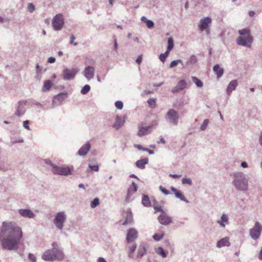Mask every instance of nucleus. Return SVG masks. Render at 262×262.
I'll return each instance as SVG.
<instances>
[{
	"label": "nucleus",
	"mask_w": 262,
	"mask_h": 262,
	"mask_svg": "<svg viewBox=\"0 0 262 262\" xmlns=\"http://www.w3.org/2000/svg\"><path fill=\"white\" fill-rule=\"evenodd\" d=\"M23 232L15 222L4 221L0 229V245L3 249L16 251L22 240Z\"/></svg>",
	"instance_id": "f257e3e1"
},
{
	"label": "nucleus",
	"mask_w": 262,
	"mask_h": 262,
	"mask_svg": "<svg viewBox=\"0 0 262 262\" xmlns=\"http://www.w3.org/2000/svg\"><path fill=\"white\" fill-rule=\"evenodd\" d=\"M52 248L46 251L42 255L41 258L45 261H62L64 258L62 250L60 248L56 242L52 244Z\"/></svg>",
	"instance_id": "f03ea898"
},
{
	"label": "nucleus",
	"mask_w": 262,
	"mask_h": 262,
	"mask_svg": "<svg viewBox=\"0 0 262 262\" xmlns=\"http://www.w3.org/2000/svg\"><path fill=\"white\" fill-rule=\"evenodd\" d=\"M232 184L238 191H245L248 188V180L242 172H235L233 174Z\"/></svg>",
	"instance_id": "7ed1b4c3"
},
{
	"label": "nucleus",
	"mask_w": 262,
	"mask_h": 262,
	"mask_svg": "<svg viewBox=\"0 0 262 262\" xmlns=\"http://www.w3.org/2000/svg\"><path fill=\"white\" fill-rule=\"evenodd\" d=\"M165 118L169 123L174 126H177L178 124L179 119V114L174 109H170L167 112Z\"/></svg>",
	"instance_id": "20e7f679"
},
{
	"label": "nucleus",
	"mask_w": 262,
	"mask_h": 262,
	"mask_svg": "<svg viewBox=\"0 0 262 262\" xmlns=\"http://www.w3.org/2000/svg\"><path fill=\"white\" fill-rule=\"evenodd\" d=\"M66 219L67 216L64 212L61 211L58 212L54 219V224L58 229L62 230Z\"/></svg>",
	"instance_id": "39448f33"
},
{
	"label": "nucleus",
	"mask_w": 262,
	"mask_h": 262,
	"mask_svg": "<svg viewBox=\"0 0 262 262\" xmlns=\"http://www.w3.org/2000/svg\"><path fill=\"white\" fill-rule=\"evenodd\" d=\"M52 26L55 31L60 30L64 25L63 15L61 13L56 14L52 19Z\"/></svg>",
	"instance_id": "423d86ee"
},
{
	"label": "nucleus",
	"mask_w": 262,
	"mask_h": 262,
	"mask_svg": "<svg viewBox=\"0 0 262 262\" xmlns=\"http://www.w3.org/2000/svg\"><path fill=\"white\" fill-rule=\"evenodd\" d=\"M261 232L262 226L259 222H256L255 223L254 226L250 229L249 235L252 239L257 240L260 236Z\"/></svg>",
	"instance_id": "0eeeda50"
},
{
	"label": "nucleus",
	"mask_w": 262,
	"mask_h": 262,
	"mask_svg": "<svg viewBox=\"0 0 262 262\" xmlns=\"http://www.w3.org/2000/svg\"><path fill=\"white\" fill-rule=\"evenodd\" d=\"M79 70L76 68H66L62 71V78L64 80H71L74 79Z\"/></svg>",
	"instance_id": "6e6552de"
},
{
	"label": "nucleus",
	"mask_w": 262,
	"mask_h": 262,
	"mask_svg": "<svg viewBox=\"0 0 262 262\" xmlns=\"http://www.w3.org/2000/svg\"><path fill=\"white\" fill-rule=\"evenodd\" d=\"M51 170L55 174L68 176L72 174L71 170L69 167H60L56 165V166H54Z\"/></svg>",
	"instance_id": "1a4fd4ad"
},
{
	"label": "nucleus",
	"mask_w": 262,
	"mask_h": 262,
	"mask_svg": "<svg viewBox=\"0 0 262 262\" xmlns=\"http://www.w3.org/2000/svg\"><path fill=\"white\" fill-rule=\"evenodd\" d=\"M153 125L145 126V123L142 122L138 124V132L137 135L139 137L149 134L152 130Z\"/></svg>",
	"instance_id": "9d476101"
},
{
	"label": "nucleus",
	"mask_w": 262,
	"mask_h": 262,
	"mask_svg": "<svg viewBox=\"0 0 262 262\" xmlns=\"http://www.w3.org/2000/svg\"><path fill=\"white\" fill-rule=\"evenodd\" d=\"M138 188V187L137 185L134 181H133L132 185L130 186L127 189V194L125 199L126 202H130L133 200L132 197L133 195L137 191Z\"/></svg>",
	"instance_id": "9b49d317"
},
{
	"label": "nucleus",
	"mask_w": 262,
	"mask_h": 262,
	"mask_svg": "<svg viewBox=\"0 0 262 262\" xmlns=\"http://www.w3.org/2000/svg\"><path fill=\"white\" fill-rule=\"evenodd\" d=\"M68 93L64 92L55 95L53 98V107L59 105L67 97Z\"/></svg>",
	"instance_id": "f8f14e48"
},
{
	"label": "nucleus",
	"mask_w": 262,
	"mask_h": 262,
	"mask_svg": "<svg viewBox=\"0 0 262 262\" xmlns=\"http://www.w3.org/2000/svg\"><path fill=\"white\" fill-rule=\"evenodd\" d=\"M212 19L210 17H205L201 18L198 25L199 29L203 31L207 28H208L211 24Z\"/></svg>",
	"instance_id": "ddd939ff"
},
{
	"label": "nucleus",
	"mask_w": 262,
	"mask_h": 262,
	"mask_svg": "<svg viewBox=\"0 0 262 262\" xmlns=\"http://www.w3.org/2000/svg\"><path fill=\"white\" fill-rule=\"evenodd\" d=\"M158 221L163 225H168L172 222V217L167 215L164 211L158 217Z\"/></svg>",
	"instance_id": "4468645a"
},
{
	"label": "nucleus",
	"mask_w": 262,
	"mask_h": 262,
	"mask_svg": "<svg viewBox=\"0 0 262 262\" xmlns=\"http://www.w3.org/2000/svg\"><path fill=\"white\" fill-rule=\"evenodd\" d=\"M138 237V232L135 228H130L128 230L126 234V241L128 243H132Z\"/></svg>",
	"instance_id": "2eb2a0df"
},
{
	"label": "nucleus",
	"mask_w": 262,
	"mask_h": 262,
	"mask_svg": "<svg viewBox=\"0 0 262 262\" xmlns=\"http://www.w3.org/2000/svg\"><path fill=\"white\" fill-rule=\"evenodd\" d=\"M186 81L184 79H182L180 80L178 82L177 85L172 89L171 92L172 93H177L180 91H182L185 89L186 88Z\"/></svg>",
	"instance_id": "dca6fc26"
},
{
	"label": "nucleus",
	"mask_w": 262,
	"mask_h": 262,
	"mask_svg": "<svg viewBox=\"0 0 262 262\" xmlns=\"http://www.w3.org/2000/svg\"><path fill=\"white\" fill-rule=\"evenodd\" d=\"M95 74V69L92 66L85 67L84 70V75L88 80L92 79Z\"/></svg>",
	"instance_id": "f3484780"
},
{
	"label": "nucleus",
	"mask_w": 262,
	"mask_h": 262,
	"mask_svg": "<svg viewBox=\"0 0 262 262\" xmlns=\"http://www.w3.org/2000/svg\"><path fill=\"white\" fill-rule=\"evenodd\" d=\"M18 213L21 216L30 219L34 218L35 216L34 213L29 209H20L18 210Z\"/></svg>",
	"instance_id": "a211bd4d"
},
{
	"label": "nucleus",
	"mask_w": 262,
	"mask_h": 262,
	"mask_svg": "<svg viewBox=\"0 0 262 262\" xmlns=\"http://www.w3.org/2000/svg\"><path fill=\"white\" fill-rule=\"evenodd\" d=\"M238 32L241 36H245L244 37H247V39L250 43H251L253 42V37L250 34L249 29L246 28L239 30Z\"/></svg>",
	"instance_id": "6ab92c4d"
},
{
	"label": "nucleus",
	"mask_w": 262,
	"mask_h": 262,
	"mask_svg": "<svg viewBox=\"0 0 262 262\" xmlns=\"http://www.w3.org/2000/svg\"><path fill=\"white\" fill-rule=\"evenodd\" d=\"M236 42L238 45L246 47L248 48L251 47V43L249 42L247 37L239 36L236 39Z\"/></svg>",
	"instance_id": "aec40b11"
},
{
	"label": "nucleus",
	"mask_w": 262,
	"mask_h": 262,
	"mask_svg": "<svg viewBox=\"0 0 262 262\" xmlns=\"http://www.w3.org/2000/svg\"><path fill=\"white\" fill-rule=\"evenodd\" d=\"M91 148V144L89 142H87L84 144L78 150L77 154L81 156H85Z\"/></svg>",
	"instance_id": "412c9836"
},
{
	"label": "nucleus",
	"mask_w": 262,
	"mask_h": 262,
	"mask_svg": "<svg viewBox=\"0 0 262 262\" xmlns=\"http://www.w3.org/2000/svg\"><path fill=\"white\" fill-rule=\"evenodd\" d=\"M230 246V243L229 242V238L228 237H225L219 240L216 244V247L217 248H221L224 246L229 247Z\"/></svg>",
	"instance_id": "4be33fe9"
},
{
	"label": "nucleus",
	"mask_w": 262,
	"mask_h": 262,
	"mask_svg": "<svg viewBox=\"0 0 262 262\" xmlns=\"http://www.w3.org/2000/svg\"><path fill=\"white\" fill-rule=\"evenodd\" d=\"M238 85V82L237 80H232L228 84L226 92L228 95H230L231 92L236 89V86Z\"/></svg>",
	"instance_id": "5701e85b"
},
{
	"label": "nucleus",
	"mask_w": 262,
	"mask_h": 262,
	"mask_svg": "<svg viewBox=\"0 0 262 262\" xmlns=\"http://www.w3.org/2000/svg\"><path fill=\"white\" fill-rule=\"evenodd\" d=\"M148 162V159L145 158L139 160L136 162V166L140 169H143L145 168V166Z\"/></svg>",
	"instance_id": "b1692460"
},
{
	"label": "nucleus",
	"mask_w": 262,
	"mask_h": 262,
	"mask_svg": "<svg viewBox=\"0 0 262 262\" xmlns=\"http://www.w3.org/2000/svg\"><path fill=\"white\" fill-rule=\"evenodd\" d=\"M214 72L216 74L218 78H220L224 74V69L221 68L219 64H215L213 68Z\"/></svg>",
	"instance_id": "393cba45"
},
{
	"label": "nucleus",
	"mask_w": 262,
	"mask_h": 262,
	"mask_svg": "<svg viewBox=\"0 0 262 262\" xmlns=\"http://www.w3.org/2000/svg\"><path fill=\"white\" fill-rule=\"evenodd\" d=\"M124 121L122 120L119 116H117L116 118V122L113 124V127L116 130H118L124 124Z\"/></svg>",
	"instance_id": "a878e982"
},
{
	"label": "nucleus",
	"mask_w": 262,
	"mask_h": 262,
	"mask_svg": "<svg viewBox=\"0 0 262 262\" xmlns=\"http://www.w3.org/2000/svg\"><path fill=\"white\" fill-rule=\"evenodd\" d=\"M146 251L145 247L144 246L140 245L138 248L137 254L134 259H137L142 257L145 253Z\"/></svg>",
	"instance_id": "bb28decb"
},
{
	"label": "nucleus",
	"mask_w": 262,
	"mask_h": 262,
	"mask_svg": "<svg viewBox=\"0 0 262 262\" xmlns=\"http://www.w3.org/2000/svg\"><path fill=\"white\" fill-rule=\"evenodd\" d=\"M228 221V216L226 214H223L221 217V220L217 221V223L220 225L224 228L225 227V223H227Z\"/></svg>",
	"instance_id": "cd10ccee"
},
{
	"label": "nucleus",
	"mask_w": 262,
	"mask_h": 262,
	"mask_svg": "<svg viewBox=\"0 0 262 262\" xmlns=\"http://www.w3.org/2000/svg\"><path fill=\"white\" fill-rule=\"evenodd\" d=\"M197 62V59L195 56L191 55L187 59L186 64L189 66H193Z\"/></svg>",
	"instance_id": "c85d7f7f"
},
{
	"label": "nucleus",
	"mask_w": 262,
	"mask_h": 262,
	"mask_svg": "<svg viewBox=\"0 0 262 262\" xmlns=\"http://www.w3.org/2000/svg\"><path fill=\"white\" fill-rule=\"evenodd\" d=\"M142 204L145 207H150L151 202L147 195H143L142 199Z\"/></svg>",
	"instance_id": "c756f323"
},
{
	"label": "nucleus",
	"mask_w": 262,
	"mask_h": 262,
	"mask_svg": "<svg viewBox=\"0 0 262 262\" xmlns=\"http://www.w3.org/2000/svg\"><path fill=\"white\" fill-rule=\"evenodd\" d=\"M52 82L50 80H47L45 81L42 88V92H46L49 91L52 86Z\"/></svg>",
	"instance_id": "7c9ffc66"
},
{
	"label": "nucleus",
	"mask_w": 262,
	"mask_h": 262,
	"mask_svg": "<svg viewBox=\"0 0 262 262\" xmlns=\"http://www.w3.org/2000/svg\"><path fill=\"white\" fill-rule=\"evenodd\" d=\"M26 103L27 101L25 100L20 101L18 103V105L17 106L16 108L21 110L22 111V114H24L25 112V106L26 105Z\"/></svg>",
	"instance_id": "2f4dec72"
},
{
	"label": "nucleus",
	"mask_w": 262,
	"mask_h": 262,
	"mask_svg": "<svg viewBox=\"0 0 262 262\" xmlns=\"http://www.w3.org/2000/svg\"><path fill=\"white\" fill-rule=\"evenodd\" d=\"M126 217L124 222L122 223L123 225H126L131 222L132 219V213L130 211H127L126 212Z\"/></svg>",
	"instance_id": "473e14b6"
},
{
	"label": "nucleus",
	"mask_w": 262,
	"mask_h": 262,
	"mask_svg": "<svg viewBox=\"0 0 262 262\" xmlns=\"http://www.w3.org/2000/svg\"><path fill=\"white\" fill-rule=\"evenodd\" d=\"M175 196L177 198L179 199L181 201H184L186 203H189L188 200L183 195L180 190H178L175 193Z\"/></svg>",
	"instance_id": "72a5a7b5"
},
{
	"label": "nucleus",
	"mask_w": 262,
	"mask_h": 262,
	"mask_svg": "<svg viewBox=\"0 0 262 262\" xmlns=\"http://www.w3.org/2000/svg\"><path fill=\"white\" fill-rule=\"evenodd\" d=\"M179 63H180L181 64L182 68L184 67V64L183 61L181 59H177L171 61V62L170 64L169 68H172L177 66Z\"/></svg>",
	"instance_id": "f704fd0d"
},
{
	"label": "nucleus",
	"mask_w": 262,
	"mask_h": 262,
	"mask_svg": "<svg viewBox=\"0 0 262 262\" xmlns=\"http://www.w3.org/2000/svg\"><path fill=\"white\" fill-rule=\"evenodd\" d=\"M192 81L195 84L198 88H201L203 86V84L202 81L196 77L192 76Z\"/></svg>",
	"instance_id": "c9c22d12"
},
{
	"label": "nucleus",
	"mask_w": 262,
	"mask_h": 262,
	"mask_svg": "<svg viewBox=\"0 0 262 262\" xmlns=\"http://www.w3.org/2000/svg\"><path fill=\"white\" fill-rule=\"evenodd\" d=\"M156 252L158 255L161 256L163 258H165L167 256L166 253L164 251V249L161 247H159L156 249Z\"/></svg>",
	"instance_id": "e433bc0d"
},
{
	"label": "nucleus",
	"mask_w": 262,
	"mask_h": 262,
	"mask_svg": "<svg viewBox=\"0 0 262 262\" xmlns=\"http://www.w3.org/2000/svg\"><path fill=\"white\" fill-rule=\"evenodd\" d=\"M167 43L168 46L167 49H168L169 51L172 50L174 46L173 40L172 37H170L168 38Z\"/></svg>",
	"instance_id": "4c0bfd02"
},
{
	"label": "nucleus",
	"mask_w": 262,
	"mask_h": 262,
	"mask_svg": "<svg viewBox=\"0 0 262 262\" xmlns=\"http://www.w3.org/2000/svg\"><path fill=\"white\" fill-rule=\"evenodd\" d=\"M136 249V245L134 244L129 248V251L128 252V257L132 258H134L133 255V253L135 252Z\"/></svg>",
	"instance_id": "58836bf2"
},
{
	"label": "nucleus",
	"mask_w": 262,
	"mask_h": 262,
	"mask_svg": "<svg viewBox=\"0 0 262 262\" xmlns=\"http://www.w3.org/2000/svg\"><path fill=\"white\" fill-rule=\"evenodd\" d=\"M90 86L88 84L85 85L81 90V93L83 95L87 94L90 90Z\"/></svg>",
	"instance_id": "ea45409f"
},
{
	"label": "nucleus",
	"mask_w": 262,
	"mask_h": 262,
	"mask_svg": "<svg viewBox=\"0 0 262 262\" xmlns=\"http://www.w3.org/2000/svg\"><path fill=\"white\" fill-rule=\"evenodd\" d=\"M154 209L156 211H160L161 213H164V210L162 209L161 206H159L158 204V202L156 201H154V204L153 205Z\"/></svg>",
	"instance_id": "a19ab883"
},
{
	"label": "nucleus",
	"mask_w": 262,
	"mask_h": 262,
	"mask_svg": "<svg viewBox=\"0 0 262 262\" xmlns=\"http://www.w3.org/2000/svg\"><path fill=\"white\" fill-rule=\"evenodd\" d=\"M182 183L183 184H187L190 186H191L193 184L191 179L189 178H183L182 180Z\"/></svg>",
	"instance_id": "79ce46f5"
},
{
	"label": "nucleus",
	"mask_w": 262,
	"mask_h": 262,
	"mask_svg": "<svg viewBox=\"0 0 262 262\" xmlns=\"http://www.w3.org/2000/svg\"><path fill=\"white\" fill-rule=\"evenodd\" d=\"M99 204V199L98 198H95L91 203V207L93 208H95Z\"/></svg>",
	"instance_id": "37998d69"
},
{
	"label": "nucleus",
	"mask_w": 262,
	"mask_h": 262,
	"mask_svg": "<svg viewBox=\"0 0 262 262\" xmlns=\"http://www.w3.org/2000/svg\"><path fill=\"white\" fill-rule=\"evenodd\" d=\"M209 123V120L208 119H205L202 124V125L200 126V129L202 130H205L206 128H207V126Z\"/></svg>",
	"instance_id": "c03bdc74"
},
{
	"label": "nucleus",
	"mask_w": 262,
	"mask_h": 262,
	"mask_svg": "<svg viewBox=\"0 0 262 262\" xmlns=\"http://www.w3.org/2000/svg\"><path fill=\"white\" fill-rule=\"evenodd\" d=\"M88 166H89V167L92 171H99V167L98 164L93 165L91 163H89Z\"/></svg>",
	"instance_id": "a18cd8bd"
},
{
	"label": "nucleus",
	"mask_w": 262,
	"mask_h": 262,
	"mask_svg": "<svg viewBox=\"0 0 262 262\" xmlns=\"http://www.w3.org/2000/svg\"><path fill=\"white\" fill-rule=\"evenodd\" d=\"M164 236V233L162 234H155L152 237L156 241H159L163 238Z\"/></svg>",
	"instance_id": "49530a36"
},
{
	"label": "nucleus",
	"mask_w": 262,
	"mask_h": 262,
	"mask_svg": "<svg viewBox=\"0 0 262 262\" xmlns=\"http://www.w3.org/2000/svg\"><path fill=\"white\" fill-rule=\"evenodd\" d=\"M164 244L165 246L169 247L170 249H172V250L174 248L173 245L170 244V242L169 239H165L164 241Z\"/></svg>",
	"instance_id": "de8ad7c7"
},
{
	"label": "nucleus",
	"mask_w": 262,
	"mask_h": 262,
	"mask_svg": "<svg viewBox=\"0 0 262 262\" xmlns=\"http://www.w3.org/2000/svg\"><path fill=\"white\" fill-rule=\"evenodd\" d=\"M35 9V6L33 3H29L28 5V11L32 13Z\"/></svg>",
	"instance_id": "09e8293b"
},
{
	"label": "nucleus",
	"mask_w": 262,
	"mask_h": 262,
	"mask_svg": "<svg viewBox=\"0 0 262 262\" xmlns=\"http://www.w3.org/2000/svg\"><path fill=\"white\" fill-rule=\"evenodd\" d=\"M115 106L119 109V110H122L123 107V103L122 101H117L116 102H115Z\"/></svg>",
	"instance_id": "8fccbe9b"
},
{
	"label": "nucleus",
	"mask_w": 262,
	"mask_h": 262,
	"mask_svg": "<svg viewBox=\"0 0 262 262\" xmlns=\"http://www.w3.org/2000/svg\"><path fill=\"white\" fill-rule=\"evenodd\" d=\"M159 189L165 195H168L170 194V192L162 186H159Z\"/></svg>",
	"instance_id": "3c124183"
},
{
	"label": "nucleus",
	"mask_w": 262,
	"mask_h": 262,
	"mask_svg": "<svg viewBox=\"0 0 262 262\" xmlns=\"http://www.w3.org/2000/svg\"><path fill=\"white\" fill-rule=\"evenodd\" d=\"M147 102H148V104L152 107H154L155 106V104H156L155 99H154L153 98H149Z\"/></svg>",
	"instance_id": "603ef678"
},
{
	"label": "nucleus",
	"mask_w": 262,
	"mask_h": 262,
	"mask_svg": "<svg viewBox=\"0 0 262 262\" xmlns=\"http://www.w3.org/2000/svg\"><path fill=\"white\" fill-rule=\"evenodd\" d=\"M146 25L147 26V27L148 28H151L154 27V22L151 20H149L148 19V20H147V21L146 22Z\"/></svg>",
	"instance_id": "864d4df0"
},
{
	"label": "nucleus",
	"mask_w": 262,
	"mask_h": 262,
	"mask_svg": "<svg viewBox=\"0 0 262 262\" xmlns=\"http://www.w3.org/2000/svg\"><path fill=\"white\" fill-rule=\"evenodd\" d=\"M75 39V37L73 35H72L70 36V44L73 45L74 46H77L78 43L77 42H74V40Z\"/></svg>",
	"instance_id": "5fc2aeb1"
},
{
	"label": "nucleus",
	"mask_w": 262,
	"mask_h": 262,
	"mask_svg": "<svg viewBox=\"0 0 262 262\" xmlns=\"http://www.w3.org/2000/svg\"><path fill=\"white\" fill-rule=\"evenodd\" d=\"M28 258L32 262H36V258H35V256L33 254L29 253V255H28Z\"/></svg>",
	"instance_id": "6e6d98bb"
},
{
	"label": "nucleus",
	"mask_w": 262,
	"mask_h": 262,
	"mask_svg": "<svg viewBox=\"0 0 262 262\" xmlns=\"http://www.w3.org/2000/svg\"><path fill=\"white\" fill-rule=\"evenodd\" d=\"M134 147H136L137 149H138L139 150H143L144 151H145V150H147L146 148L142 147L140 144H135Z\"/></svg>",
	"instance_id": "4d7b16f0"
},
{
	"label": "nucleus",
	"mask_w": 262,
	"mask_h": 262,
	"mask_svg": "<svg viewBox=\"0 0 262 262\" xmlns=\"http://www.w3.org/2000/svg\"><path fill=\"white\" fill-rule=\"evenodd\" d=\"M29 124V121H28V120L24 121L23 122L24 127L28 130L30 129Z\"/></svg>",
	"instance_id": "13d9d810"
},
{
	"label": "nucleus",
	"mask_w": 262,
	"mask_h": 262,
	"mask_svg": "<svg viewBox=\"0 0 262 262\" xmlns=\"http://www.w3.org/2000/svg\"><path fill=\"white\" fill-rule=\"evenodd\" d=\"M166 57L163 54H161L159 56V59L160 60L164 63L166 60Z\"/></svg>",
	"instance_id": "bf43d9fd"
},
{
	"label": "nucleus",
	"mask_w": 262,
	"mask_h": 262,
	"mask_svg": "<svg viewBox=\"0 0 262 262\" xmlns=\"http://www.w3.org/2000/svg\"><path fill=\"white\" fill-rule=\"evenodd\" d=\"M45 162H46V163L48 165H50L52 168H53V167L54 166H56L55 164H54V163H53L51 161L49 160H45Z\"/></svg>",
	"instance_id": "052dcab7"
},
{
	"label": "nucleus",
	"mask_w": 262,
	"mask_h": 262,
	"mask_svg": "<svg viewBox=\"0 0 262 262\" xmlns=\"http://www.w3.org/2000/svg\"><path fill=\"white\" fill-rule=\"evenodd\" d=\"M55 58L53 57H50L48 59V62L53 63L55 62Z\"/></svg>",
	"instance_id": "680f3d73"
},
{
	"label": "nucleus",
	"mask_w": 262,
	"mask_h": 262,
	"mask_svg": "<svg viewBox=\"0 0 262 262\" xmlns=\"http://www.w3.org/2000/svg\"><path fill=\"white\" fill-rule=\"evenodd\" d=\"M15 114L17 116L20 117L21 115H23L24 114H22V111L21 110H20L19 109L18 110V108H16V111Z\"/></svg>",
	"instance_id": "e2e57ef3"
},
{
	"label": "nucleus",
	"mask_w": 262,
	"mask_h": 262,
	"mask_svg": "<svg viewBox=\"0 0 262 262\" xmlns=\"http://www.w3.org/2000/svg\"><path fill=\"white\" fill-rule=\"evenodd\" d=\"M142 55H139L138 56L136 60V62L138 63V64H140L141 61H142Z\"/></svg>",
	"instance_id": "0e129e2a"
},
{
	"label": "nucleus",
	"mask_w": 262,
	"mask_h": 262,
	"mask_svg": "<svg viewBox=\"0 0 262 262\" xmlns=\"http://www.w3.org/2000/svg\"><path fill=\"white\" fill-rule=\"evenodd\" d=\"M152 93V91L144 90L142 92V95H146Z\"/></svg>",
	"instance_id": "69168bd1"
},
{
	"label": "nucleus",
	"mask_w": 262,
	"mask_h": 262,
	"mask_svg": "<svg viewBox=\"0 0 262 262\" xmlns=\"http://www.w3.org/2000/svg\"><path fill=\"white\" fill-rule=\"evenodd\" d=\"M23 142H24V140L23 139H19L17 140L12 141L11 143L12 144H15L17 143H23Z\"/></svg>",
	"instance_id": "338daca9"
},
{
	"label": "nucleus",
	"mask_w": 262,
	"mask_h": 262,
	"mask_svg": "<svg viewBox=\"0 0 262 262\" xmlns=\"http://www.w3.org/2000/svg\"><path fill=\"white\" fill-rule=\"evenodd\" d=\"M169 176L171 178H174V179H176V178H179L181 176V175H178V174H170L169 175Z\"/></svg>",
	"instance_id": "774afa93"
}]
</instances>
